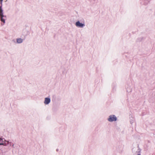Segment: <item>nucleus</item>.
<instances>
[{
  "mask_svg": "<svg viewBox=\"0 0 155 155\" xmlns=\"http://www.w3.org/2000/svg\"><path fill=\"white\" fill-rule=\"evenodd\" d=\"M3 10H0V17H1V19L2 21L4 23L5 22V19L3 18H6V16L3 15L2 12Z\"/></svg>",
  "mask_w": 155,
  "mask_h": 155,
  "instance_id": "f257e3e1",
  "label": "nucleus"
},
{
  "mask_svg": "<svg viewBox=\"0 0 155 155\" xmlns=\"http://www.w3.org/2000/svg\"><path fill=\"white\" fill-rule=\"evenodd\" d=\"M117 120L116 117L114 115H110L108 118V120L110 122L115 121Z\"/></svg>",
  "mask_w": 155,
  "mask_h": 155,
  "instance_id": "f03ea898",
  "label": "nucleus"
},
{
  "mask_svg": "<svg viewBox=\"0 0 155 155\" xmlns=\"http://www.w3.org/2000/svg\"><path fill=\"white\" fill-rule=\"evenodd\" d=\"M76 26L78 27H83L84 26V24L81 23L79 21H77L75 24Z\"/></svg>",
  "mask_w": 155,
  "mask_h": 155,
  "instance_id": "7ed1b4c3",
  "label": "nucleus"
},
{
  "mask_svg": "<svg viewBox=\"0 0 155 155\" xmlns=\"http://www.w3.org/2000/svg\"><path fill=\"white\" fill-rule=\"evenodd\" d=\"M50 102V99L48 98H46L45 99L44 103L45 104H48Z\"/></svg>",
  "mask_w": 155,
  "mask_h": 155,
  "instance_id": "20e7f679",
  "label": "nucleus"
},
{
  "mask_svg": "<svg viewBox=\"0 0 155 155\" xmlns=\"http://www.w3.org/2000/svg\"><path fill=\"white\" fill-rule=\"evenodd\" d=\"M22 39L20 38H19L17 39V42L19 43H21V42H22Z\"/></svg>",
  "mask_w": 155,
  "mask_h": 155,
  "instance_id": "39448f33",
  "label": "nucleus"
},
{
  "mask_svg": "<svg viewBox=\"0 0 155 155\" xmlns=\"http://www.w3.org/2000/svg\"><path fill=\"white\" fill-rule=\"evenodd\" d=\"M3 0H0V2L1 3H2V2L3 1Z\"/></svg>",
  "mask_w": 155,
  "mask_h": 155,
  "instance_id": "423d86ee",
  "label": "nucleus"
},
{
  "mask_svg": "<svg viewBox=\"0 0 155 155\" xmlns=\"http://www.w3.org/2000/svg\"><path fill=\"white\" fill-rule=\"evenodd\" d=\"M3 144L2 143H0V145H3Z\"/></svg>",
  "mask_w": 155,
  "mask_h": 155,
  "instance_id": "0eeeda50",
  "label": "nucleus"
},
{
  "mask_svg": "<svg viewBox=\"0 0 155 155\" xmlns=\"http://www.w3.org/2000/svg\"><path fill=\"white\" fill-rule=\"evenodd\" d=\"M2 140V139L0 138V141H1Z\"/></svg>",
  "mask_w": 155,
  "mask_h": 155,
  "instance_id": "6e6552de",
  "label": "nucleus"
},
{
  "mask_svg": "<svg viewBox=\"0 0 155 155\" xmlns=\"http://www.w3.org/2000/svg\"><path fill=\"white\" fill-rule=\"evenodd\" d=\"M137 155H140V154H137Z\"/></svg>",
  "mask_w": 155,
  "mask_h": 155,
  "instance_id": "1a4fd4ad",
  "label": "nucleus"
},
{
  "mask_svg": "<svg viewBox=\"0 0 155 155\" xmlns=\"http://www.w3.org/2000/svg\"><path fill=\"white\" fill-rule=\"evenodd\" d=\"M2 10V9H1V8L0 9V10Z\"/></svg>",
  "mask_w": 155,
  "mask_h": 155,
  "instance_id": "9d476101",
  "label": "nucleus"
}]
</instances>
